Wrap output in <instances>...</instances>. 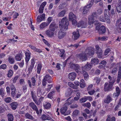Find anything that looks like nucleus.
Returning <instances> with one entry per match:
<instances>
[{"mask_svg":"<svg viewBox=\"0 0 121 121\" xmlns=\"http://www.w3.org/2000/svg\"><path fill=\"white\" fill-rule=\"evenodd\" d=\"M22 57V55L21 54H18L16 56L15 59L17 61H20L21 60Z\"/></svg>","mask_w":121,"mask_h":121,"instance_id":"obj_37","label":"nucleus"},{"mask_svg":"<svg viewBox=\"0 0 121 121\" xmlns=\"http://www.w3.org/2000/svg\"><path fill=\"white\" fill-rule=\"evenodd\" d=\"M77 57L82 61H85L87 58V55L84 51L83 52L78 54Z\"/></svg>","mask_w":121,"mask_h":121,"instance_id":"obj_2","label":"nucleus"},{"mask_svg":"<svg viewBox=\"0 0 121 121\" xmlns=\"http://www.w3.org/2000/svg\"><path fill=\"white\" fill-rule=\"evenodd\" d=\"M95 20L93 17H91V16L90 17H89L88 18V23L89 24H91L93 23L94 21Z\"/></svg>","mask_w":121,"mask_h":121,"instance_id":"obj_43","label":"nucleus"},{"mask_svg":"<svg viewBox=\"0 0 121 121\" xmlns=\"http://www.w3.org/2000/svg\"><path fill=\"white\" fill-rule=\"evenodd\" d=\"M80 84V86L81 88H83L85 86V84L83 79H82L81 80Z\"/></svg>","mask_w":121,"mask_h":121,"instance_id":"obj_39","label":"nucleus"},{"mask_svg":"<svg viewBox=\"0 0 121 121\" xmlns=\"http://www.w3.org/2000/svg\"><path fill=\"white\" fill-rule=\"evenodd\" d=\"M116 11L118 13H121V3H120L116 7Z\"/></svg>","mask_w":121,"mask_h":121,"instance_id":"obj_28","label":"nucleus"},{"mask_svg":"<svg viewBox=\"0 0 121 121\" xmlns=\"http://www.w3.org/2000/svg\"><path fill=\"white\" fill-rule=\"evenodd\" d=\"M65 35L66 33L65 32L60 30L58 33V38L60 39H62L65 36Z\"/></svg>","mask_w":121,"mask_h":121,"instance_id":"obj_11","label":"nucleus"},{"mask_svg":"<svg viewBox=\"0 0 121 121\" xmlns=\"http://www.w3.org/2000/svg\"><path fill=\"white\" fill-rule=\"evenodd\" d=\"M110 49L109 48H107L106 49V50L105 52H104V54L105 56H106L109 53V51H110Z\"/></svg>","mask_w":121,"mask_h":121,"instance_id":"obj_63","label":"nucleus"},{"mask_svg":"<svg viewBox=\"0 0 121 121\" xmlns=\"http://www.w3.org/2000/svg\"><path fill=\"white\" fill-rule=\"evenodd\" d=\"M106 121H115V118L113 117L111 118L110 116L108 115Z\"/></svg>","mask_w":121,"mask_h":121,"instance_id":"obj_38","label":"nucleus"},{"mask_svg":"<svg viewBox=\"0 0 121 121\" xmlns=\"http://www.w3.org/2000/svg\"><path fill=\"white\" fill-rule=\"evenodd\" d=\"M73 34L72 38L74 40H77L79 38L80 36L79 32L78 31L73 32Z\"/></svg>","mask_w":121,"mask_h":121,"instance_id":"obj_9","label":"nucleus"},{"mask_svg":"<svg viewBox=\"0 0 121 121\" xmlns=\"http://www.w3.org/2000/svg\"><path fill=\"white\" fill-rule=\"evenodd\" d=\"M76 76V73L73 72L69 73L68 75L69 79L72 81L74 80Z\"/></svg>","mask_w":121,"mask_h":121,"instance_id":"obj_13","label":"nucleus"},{"mask_svg":"<svg viewBox=\"0 0 121 121\" xmlns=\"http://www.w3.org/2000/svg\"><path fill=\"white\" fill-rule=\"evenodd\" d=\"M68 108L67 106L63 107L61 108L60 110V113L64 115H68L70 113L69 112L68 113L67 112Z\"/></svg>","mask_w":121,"mask_h":121,"instance_id":"obj_6","label":"nucleus"},{"mask_svg":"<svg viewBox=\"0 0 121 121\" xmlns=\"http://www.w3.org/2000/svg\"><path fill=\"white\" fill-rule=\"evenodd\" d=\"M68 84L69 86L75 89H76L78 88V87L71 82H68Z\"/></svg>","mask_w":121,"mask_h":121,"instance_id":"obj_35","label":"nucleus"},{"mask_svg":"<svg viewBox=\"0 0 121 121\" xmlns=\"http://www.w3.org/2000/svg\"><path fill=\"white\" fill-rule=\"evenodd\" d=\"M32 99H33L34 101L35 102V103L37 104H38V102L37 101V97L36 96H34L32 97Z\"/></svg>","mask_w":121,"mask_h":121,"instance_id":"obj_56","label":"nucleus"},{"mask_svg":"<svg viewBox=\"0 0 121 121\" xmlns=\"http://www.w3.org/2000/svg\"><path fill=\"white\" fill-rule=\"evenodd\" d=\"M76 17L75 15L72 12L70 13L69 14V21H71L72 24L76 25L77 22L76 19Z\"/></svg>","mask_w":121,"mask_h":121,"instance_id":"obj_1","label":"nucleus"},{"mask_svg":"<svg viewBox=\"0 0 121 121\" xmlns=\"http://www.w3.org/2000/svg\"><path fill=\"white\" fill-rule=\"evenodd\" d=\"M102 9L99 8L97 10V13L99 15L103 13Z\"/></svg>","mask_w":121,"mask_h":121,"instance_id":"obj_52","label":"nucleus"},{"mask_svg":"<svg viewBox=\"0 0 121 121\" xmlns=\"http://www.w3.org/2000/svg\"><path fill=\"white\" fill-rule=\"evenodd\" d=\"M106 28L104 26H101L100 27L99 32V33L103 34L106 31Z\"/></svg>","mask_w":121,"mask_h":121,"instance_id":"obj_25","label":"nucleus"},{"mask_svg":"<svg viewBox=\"0 0 121 121\" xmlns=\"http://www.w3.org/2000/svg\"><path fill=\"white\" fill-rule=\"evenodd\" d=\"M25 116L26 118L30 120H33L34 119V118L28 113H26Z\"/></svg>","mask_w":121,"mask_h":121,"instance_id":"obj_32","label":"nucleus"},{"mask_svg":"<svg viewBox=\"0 0 121 121\" xmlns=\"http://www.w3.org/2000/svg\"><path fill=\"white\" fill-rule=\"evenodd\" d=\"M87 26V24L86 22L82 21H79L77 24L78 27L81 28H85Z\"/></svg>","mask_w":121,"mask_h":121,"instance_id":"obj_7","label":"nucleus"},{"mask_svg":"<svg viewBox=\"0 0 121 121\" xmlns=\"http://www.w3.org/2000/svg\"><path fill=\"white\" fill-rule=\"evenodd\" d=\"M53 32V31L49 29L46 31V33L48 36L49 37H51L54 34Z\"/></svg>","mask_w":121,"mask_h":121,"instance_id":"obj_16","label":"nucleus"},{"mask_svg":"<svg viewBox=\"0 0 121 121\" xmlns=\"http://www.w3.org/2000/svg\"><path fill=\"white\" fill-rule=\"evenodd\" d=\"M66 20H68L67 19L66 17H63L60 22L59 27L60 28V29H62V28H63L64 22H65Z\"/></svg>","mask_w":121,"mask_h":121,"instance_id":"obj_12","label":"nucleus"},{"mask_svg":"<svg viewBox=\"0 0 121 121\" xmlns=\"http://www.w3.org/2000/svg\"><path fill=\"white\" fill-rule=\"evenodd\" d=\"M82 73L84 76L85 79L86 80L88 78V74L85 71L84 69H83V68L82 69Z\"/></svg>","mask_w":121,"mask_h":121,"instance_id":"obj_30","label":"nucleus"},{"mask_svg":"<svg viewBox=\"0 0 121 121\" xmlns=\"http://www.w3.org/2000/svg\"><path fill=\"white\" fill-rule=\"evenodd\" d=\"M44 107L46 109H49L51 107V105L50 103H46L44 105Z\"/></svg>","mask_w":121,"mask_h":121,"instance_id":"obj_44","label":"nucleus"},{"mask_svg":"<svg viewBox=\"0 0 121 121\" xmlns=\"http://www.w3.org/2000/svg\"><path fill=\"white\" fill-rule=\"evenodd\" d=\"M105 16V21H107V22L109 23L110 22V20L109 19V17L108 16V15H106V16Z\"/></svg>","mask_w":121,"mask_h":121,"instance_id":"obj_61","label":"nucleus"},{"mask_svg":"<svg viewBox=\"0 0 121 121\" xmlns=\"http://www.w3.org/2000/svg\"><path fill=\"white\" fill-rule=\"evenodd\" d=\"M89 9L85 6L83 9V13L84 14H87L89 12Z\"/></svg>","mask_w":121,"mask_h":121,"instance_id":"obj_40","label":"nucleus"},{"mask_svg":"<svg viewBox=\"0 0 121 121\" xmlns=\"http://www.w3.org/2000/svg\"><path fill=\"white\" fill-rule=\"evenodd\" d=\"M29 106L34 111L37 109V107L35 104L33 102H31L29 103Z\"/></svg>","mask_w":121,"mask_h":121,"instance_id":"obj_22","label":"nucleus"},{"mask_svg":"<svg viewBox=\"0 0 121 121\" xmlns=\"http://www.w3.org/2000/svg\"><path fill=\"white\" fill-rule=\"evenodd\" d=\"M99 19L102 22H105V20L104 17L103 15H101L99 17Z\"/></svg>","mask_w":121,"mask_h":121,"instance_id":"obj_51","label":"nucleus"},{"mask_svg":"<svg viewBox=\"0 0 121 121\" xmlns=\"http://www.w3.org/2000/svg\"><path fill=\"white\" fill-rule=\"evenodd\" d=\"M108 79L109 83L113 85L116 81L115 78L113 77H112L111 76L109 75L108 76Z\"/></svg>","mask_w":121,"mask_h":121,"instance_id":"obj_15","label":"nucleus"},{"mask_svg":"<svg viewBox=\"0 0 121 121\" xmlns=\"http://www.w3.org/2000/svg\"><path fill=\"white\" fill-rule=\"evenodd\" d=\"M69 25L68 20H66L65 23L64 28L65 30H67L68 29V26Z\"/></svg>","mask_w":121,"mask_h":121,"instance_id":"obj_45","label":"nucleus"},{"mask_svg":"<svg viewBox=\"0 0 121 121\" xmlns=\"http://www.w3.org/2000/svg\"><path fill=\"white\" fill-rule=\"evenodd\" d=\"M41 117L42 119L43 120H50L51 119V117L48 115H46L43 114L42 115Z\"/></svg>","mask_w":121,"mask_h":121,"instance_id":"obj_20","label":"nucleus"},{"mask_svg":"<svg viewBox=\"0 0 121 121\" xmlns=\"http://www.w3.org/2000/svg\"><path fill=\"white\" fill-rule=\"evenodd\" d=\"M94 49L91 47L88 48L85 52L87 55L91 56L94 54Z\"/></svg>","mask_w":121,"mask_h":121,"instance_id":"obj_4","label":"nucleus"},{"mask_svg":"<svg viewBox=\"0 0 121 121\" xmlns=\"http://www.w3.org/2000/svg\"><path fill=\"white\" fill-rule=\"evenodd\" d=\"M111 95H107L106 97L104 100V102L106 104H109L112 100V99L111 97Z\"/></svg>","mask_w":121,"mask_h":121,"instance_id":"obj_8","label":"nucleus"},{"mask_svg":"<svg viewBox=\"0 0 121 121\" xmlns=\"http://www.w3.org/2000/svg\"><path fill=\"white\" fill-rule=\"evenodd\" d=\"M18 104L17 102H13L10 104L13 110L16 109Z\"/></svg>","mask_w":121,"mask_h":121,"instance_id":"obj_19","label":"nucleus"},{"mask_svg":"<svg viewBox=\"0 0 121 121\" xmlns=\"http://www.w3.org/2000/svg\"><path fill=\"white\" fill-rule=\"evenodd\" d=\"M58 27L54 23H52L49 26V29L54 32L55 30V29Z\"/></svg>","mask_w":121,"mask_h":121,"instance_id":"obj_14","label":"nucleus"},{"mask_svg":"<svg viewBox=\"0 0 121 121\" xmlns=\"http://www.w3.org/2000/svg\"><path fill=\"white\" fill-rule=\"evenodd\" d=\"M91 16L95 19V18H96L98 17L97 14L95 12H93Z\"/></svg>","mask_w":121,"mask_h":121,"instance_id":"obj_47","label":"nucleus"},{"mask_svg":"<svg viewBox=\"0 0 121 121\" xmlns=\"http://www.w3.org/2000/svg\"><path fill=\"white\" fill-rule=\"evenodd\" d=\"M120 64L119 63H117V65H116L115 63H113L110 66V68H112L113 67H115V68L117 67V66H119H119H120L119 65Z\"/></svg>","mask_w":121,"mask_h":121,"instance_id":"obj_49","label":"nucleus"},{"mask_svg":"<svg viewBox=\"0 0 121 121\" xmlns=\"http://www.w3.org/2000/svg\"><path fill=\"white\" fill-rule=\"evenodd\" d=\"M26 57L25 60L26 62L28 63L30 59V54L29 53L26 52L25 53Z\"/></svg>","mask_w":121,"mask_h":121,"instance_id":"obj_26","label":"nucleus"},{"mask_svg":"<svg viewBox=\"0 0 121 121\" xmlns=\"http://www.w3.org/2000/svg\"><path fill=\"white\" fill-rule=\"evenodd\" d=\"M41 89L40 88H38L37 89V95L38 96H40L41 94Z\"/></svg>","mask_w":121,"mask_h":121,"instance_id":"obj_57","label":"nucleus"},{"mask_svg":"<svg viewBox=\"0 0 121 121\" xmlns=\"http://www.w3.org/2000/svg\"><path fill=\"white\" fill-rule=\"evenodd\" d=\"M121 78V67L119 66L118 70L117 78V82L119 83L120 82Z\"/></svg>","mask_w":121,"mask_h":121,"instance_id":"obj_17","label":"nucleus"},{"mask_svg":"<svg viewBox=\"0 0 121 121\" xmlns=\"http://www.w3.org/2000/svg\"><path fill=\"white\" fill-rule=\"evenodd\" d=\"M56 91H52L51 92L49 93L48 94V96L49 98L52 99L53 98V95L55 93Z\"/></svg>","mask_w":121,"mask_h":121,"instance_id":"obj_42","label":"nucleus"},{"mask_svg":"<svg viewBox=\"0 0 121 121\" xmlns=\"http://www.w3.org/2000/svg\"><path fill=\"white\" fill-rule=\"evenodd\" d=\"M80 114V112L79 110H76L73 112L72 115L73 117H76L79 115Z\"/></svg>","mask_w":121,"mask_h":121,"instance_id":"obj_23","label":"nucleus"},{"mask_svg":"<svg viewBox=\"0 0 121 121\" xmlns=\"http://www.w3.org/2000/svg\"><path fill=\"white\" fill-rule=\"evenodd\" d=\"M113 85L106 82L104 85V90L105 91H110L112 90V87Z\"/></svg>","mask_w":121,"mask_h":121,"instance_id":"obj_3","label":"nucleus"},{"mask_svg":"<svg viewBox=\"0 0 121 121\" xmlns=\"http://www.w3.org/2000/svg\"><path fill=\"white\" fill-rule=\"evenodd\" d=\"M9 61L10 63L13 64L14 61V60L13 57L11 56H9L8 58Z\"/></svg>","mask_w":121,"mask_h":121,"instance_id":"obj_48","label":"nucleus"},{"mask_svg":"<svg viewBox=\"0 0 121 121\" xmlns=\"http://www.w3.org/2000/svg\"><path fill=\"white\" fill-rule=\"evenodd\" d=\"M87 100V98L84 97L81 99L80 100V101L81 103H84Z\"/></svg>","mask_w":121,"mask_h":121,"instance_id":"obj_62","label":"nucleus"},{"mask_svg":"<svg viewBox=\"0 0 121 121\" xmlns=\"http://www.w3.org/2000/svg\"><path fill=\"white\" fill-rule=\"evenodd\" d=\"M11 99L10 97H7L4 99V101L7 103H9L11 102Z\"/></svg>","mask_w":121,"mask_h":121,"instance_id":"obj_58","label":"nucleus"},{"mask_svg":"<svg viewBox=\"0 0 121 121\" xmlns=\"http://www.w3.org/2000/svg\"><path fill=\"white\" fill-rule=\"evenodd\" d=\"M120 94L119 93L115 92L113 94V97L114 98H117L119 96Z\"/></svg>","mask_w":121,"mask_h":121,"instance_id":"obj_64","label":"nucleus"},{"mask_svg":"<svg viewBox=\"0 0 121 121\" xmlns=\"http://www.w3.org/2000/svg\"><path fill=\"white\" fill-rule=\"evenodd\" d=\"M96 53L98 55V56L99 58H101L102 57V52L101 48H99V50H98L96 51Z\"/></svg>","mask_w":121,"mask_h":121,"instance_id":"obj_33","label":"nucleus"},{"mask_svg":"<svg viewBox=\"0 0 121 121\" xmlns=\"http://www.w3.org/2000/svg\"><path fill=\"white\" fill-rule=\"evenodd\" d=\"M66 12V11L65 10H63L61 11L58 13L57 15V16L58 17H64Z\"/></svg>","mask_w":121,"mask_h":121,"instance_id":"obj_29","label":"nucleus"},{"mask_svg":"<svg viewBox=\"0 0 121 121\" xmlns=\"http://www.w3.org/2000/svg\"><path fill=\"white\" fill-rule=\"evenodd\" d=\"M99 62L98 59L96 58L92 59L91 60V63L92 64L94 63L95 64H97L99 63Z\"/></svg>","mask_w":121,"mask_h":121,"instance_id":"obj_34","label":"nucleus"},{"mask_svg":"<svg viewBox=\"0 0 121 121\" xmlns=\"http://www.w3.org/2000/svg\"><path fill=\"white\" fill-rule=\"evenodd\" d=\"M35 59L34 58H33L31 60V64L30 65L34 67L35 63Z\"/></svg>","mask_w":121,"mask_h":121,"instance_id":"obj_55","label":"nucleus"},{"mask_svg":"<svg viewBox=\"0 0 121 121\" xmlns=\"http://www.w3.org/2000/svg\"><path fill=\"white\" fill-rule=\"evenodd\" d=\"M34 67L30 65L28 69L29 73H31Z\"/></svg>","mask_w":121,"mask_h":121,"instance_id":"obj_59","label":"nucleus"},{"mask_svg":"<svg viewBox=\"0 0 121 121\" xmlns=\"http://www.w3.org/2000/svg\"><path fill=\"white\" fill-rule=\"evenodd\" d=\"M71 98V97H69L67 99V102L64 104L65 105H69L71 104L73 102V100H69V99Z\"/></svg>","mask_w":121,"mask_h":121,"instance_id":"obj_36","label":"nucleus"},{"mask_svg":"<svg viewBox=\"0 0 121 121\" xmlns=\"http://www.w3.org/2000/svg\"><path fill=\"white\" fill-rule=\"evenodd\" d=\"M31 80H32V85L33 86H35L36 82V80L35 78L34 77H33L31 78Z\"/></svg>","mask_w":121,"mask_h":121,"instance_id":"obj_60","label":"nucleus"},{"mask_svg":"<svg viewBox=\"0 0 121 121\" xmlns=\"http://www.w3.org/2000/svg\"><path fill=\"white\" fill-rule=\"evenodd\" d=\"M70 65L71 68L74 69L77 72H78L80 71L81 67L78 65L70 63Z\"/></svg>","mask_w":121,"mask_h":121,"instance_id":"obj_5","label":"nucleus"},{"mask_svg":"<svg viewBox=\"0 0 121 121\" xmlns=\"http://www.w3.org/2000/svg\"><path fill=\"white\" fill-rule=\"evenodd\" d=\"M92 64L91 63H89L87 62L84 67H82V69L83 68V69H84L85 70H88L91 69L92 67Z\"/></svg>","mask_w":121,"mask_h":121,"instance_id":"obj_10","label":"nucleus"},{"mask_svg":"<svg viewBox=\"0 0 121 121\" xmlns=\"http://www.w3.org/2000/svg\"><path fill=\"white\" fill-rule=\"evenodd\" d=\"M45 14H43L40 16H39L37 18V21L39 22H40L42 20L45 18Z\"/></svg>","mask_w":121,"mask_h":121,"instance_id":"obj_18","label":"nucleus"},{"mask_svg":"<svg viewBox=\"0 0 121 121\" xmlns=\"http://www.w3.org/2000/svg\"><path fill=\"white\" fill-rule=\"evenodd\" d=\"M42 67V65L41 64H39L38 65L37 72L38 73H40V71Z\"/></svg>","mask_w":121,"mask_h":121,"instance_id":"obj_41","label":"nucleus"},{"mask_svg":"<svg viewBox=\"0 0 121 121\" xmlns=\"http://www.w3.org/2000/svg\"><path fill=\"white\" fill-rule=\"evenodd\" d=\"M82 105L83 106L86 107L88 108H89L91 107V104L89 102H88L86 103L83 104Z\"/></svg>","mask_w":121,"mask_h":121,"instance_id":"obj_50","label":"nucleus"},{"mask_svg":"<svg viewBox=\"0 0 121 121\" xmlns=\"http://www.w3.org/2000/svg\"><path fill=\"white\" fill-rule=\"evenodd\" d=\"M8 121H13L14 117L12 114L9 113L7 115Z\"/></svg>","mask_w":121,"mask_h":121,"instance_id":"obj_24","label":"nucleus"},{"mask_svg":"<svg viewBox=\"0 0 121 121\" xmlns=\"http://www.w3.org/2000/svg\"><path fill=\"white\" fill-rule=\"evenodd\" d=\"M59 52H57V54H60V56L62 57H64L65 56L64 53L65 52V51L63 49H60L59 50Z\"/></svg>","mask_w":121,"mask_h":121,"instance_id":"obj_21","label":"nucleus"},{"mask_svg":"<svg viewBox=\"0 0 121 121\" xmlns=\"http://www.w3.org/2000/svg\"><path fill=\"white\" fill-rule=\"evenodd\" d=\"M13 74V71L11 69L9 70L7 74V76L9 77H10Z\"/></svg>","mask_w":121,"mask_h":121,"instance_id":"obj_54","label":"nucleus"},{"mask_svg":"<svg viewBox=\"0 0 121 121\" xmlns=\"http://www.w3.org/2000/svg\"><path fill=\"white\" fill-rule=\"evenodd\" d=\"M71 91L69 89L65 93V95L67 96H69L71 95Z\"/></svg>","mask_w":121,"mask_h":121,"instance_id":"obj_53","label":"nucleus"},{"mask_svg":"<svg viewBox=\"0 0 121 121\" xmlns=\"http://www.w3.org/2000/svg\"><path fill=\"white\" fill-rule=\"evenodd\" d=\"M51 78V77L48 75H46L44 77L43 79L46 81H47L48 83H50L51 81L50 80Z\"/></svg>","mask_w":121,"mask_h":121,"instance_id":"obj_27","label":"nucleus"},{"mask_svg":"<svg viewBox=\"0 0 121 121\" xmlns=\"http://www.w3.org/2000/svg\"><path fill=\"white\" fill-rule=\"evenodd\" d=\"M48 25L46 22H43L40 25V29H42Z\"/></svg>","mask_w":121,"mask_h":121,"instance_id":"obj_31","label":"nucleus"},{"mask_svg":"<svg viewBox=\"0 0 121 121\" xmlns=\"http://www.w3.org/2000/svg\"><path fill=\"white\" fill-rule=\"evenodd\" d=\"M111 13L112 15H115L116 13V10L115 8L113 7L111 8V10H110Z\"/></svg>","mask_w":121,"mask_h":121,"instance_id":"obj_46","label":"nucleus"}]
</instances>
